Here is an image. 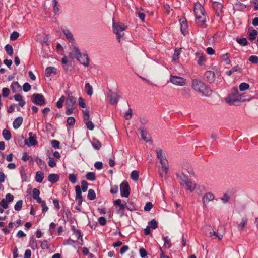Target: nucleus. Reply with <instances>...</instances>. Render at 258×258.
<instances>
[{
	"label": "nucleus",
	"instance_id": "obj_1",
	"mask_svg": "<svg viewBox=\"0 0 258 258\" xmlns=\"http://www.w3.org/2000/svg\"><path fill=\"white\" fill-rule=\"evenodd\" d=\"M194 12L196 24L199 27H204L206 24V14L205 9L201 3H195Z\"/></svg>",
	"mask_w": 258,
	"mask_h": 258
},
{
	"label": "nucleus",
	"instance_id": "obj_2",
	"mask_svg": "<svg viewBox=\"0 0 258 258\" xmlns=\"http://www.w3.org/2000/svg\"><path fill=\"white\" fill-rule=\"evenodd\" d=\"M191 87L196 91L199 92L202 96H210L212 94V90L199 79H193L191 82Z\"/></svg>",
	"mask_w": 258,
	"mask_h": 258
},
{
	"label": "nucleus",
	"instance_id": "obj_3",
	"mask_svg": "<svg viewBox=\"0 0 258 258\" xmlns=\"http://www.w3.org/2000/svg\"><path fill=\"white\" fill-rule=\"evenodd\" d=\"M194 174V172L191 166L188 164H184L182 166L181 169L178 170L176 173V176L178 179L181 182H183L189 179L188 175H193Z\"/></svg>",
	"mask_w": 258,
	"mask_h": 258
},
{
	"label": "nucleus",
	"instance_id": "obj_4",
	"mask_svg": "<svg viewBox=\"0 0 258 258\" xmlns=\"http://www.w3.org/2000/svg\"><path fill=\"white\" fill-rule=\"evenodd\" d=\"M245 100L242 99V95L238 92L237 88H234L227 98V102L230 105H238L241 101Z\"/></svg>",
	"mask_w": 258,
	"mask_h": 258
},
{
	"label": "nucleus",
	"instance_id": "obj_5",
	"mask_svg": "<svg viewBox=\"0 0 258 258\" xmlns=\"http://www.w3.org/2000/svg\"><path fill=\"white\" fill-rule=\"evenodd\" d=\"M126 28V27L124 25H122L119 23H113V32L115 34L119 42H120L121 38L123 37V31L125 30Z\"/></svg>",
	"mask_w": 258,
	"mask_h": 258
},
{
	"label": "nucleus",
	"instance_id": "obj_6",
	"mask_svg": "<svg viewBox=\"0 0 258 258\" xmlns=\"http://www.w3.org/2000/svg\"><path fill=\"white\" fill-rule=\"evenodd\" d=\"M156 154L161 164L160 167L169 168V163L163 151L161 149H158L156 151Z\"/></svg>",
	"mask_w": 258,
	"mask_h": 258
},
{
	"label": "nucleus",
	"instance_id": "obj_7",
	"mask_svg": "<svg viewBox=\"0 0 258 258\" xmlns=\"http://www.w3.org/2000/svg\"><path fill=\"white\" fill-rule=\"evenodd\" d=\"M169 80L171 83L176 86H183L186 83V80L185 78L176 75H171Z\"/></svg>",
	"mask_w": 258,
	"mask_h": 258
},
{
	"label": "nucleus",
	"instance_id": "obj_8",
	"mask_svg": "<svg viewBox=\"0 0 258 258\" xmlns=\"http://www.w3.org/2000/svg\"><path fill=\"white\" fill-rule=\"evenodd\" d=\"M32 101L38 105L42 106L45 104V99L44 96L41 94L35 93L33 94L31 97Z\"/></svg>",
	"mask_w": 258,
	"mask_h": 258
},
{
	"label": "nucleus",
	"instance_id": "obj_9",
	"mask_svg": "<svg viewBox=\"0 0 258 258\" xmlns=\"http://www.w3.org/2000/svg\"><path fill=\"white\" fill-rule=\"evenodd\" d=\"M121 195L122 197H128L130 195V186L126 182H123L120 186Z\"/></svg>",
	"mask_w": 258,
	"mask_h": 258
},
{
	"label": "nucleus",
	"instance_id": "obj_10",
	"mask_svg": "<svg viewBox=\"0 0 258 258\" xmlns=\"http://www.w3.org/2000/svg\"><path fill=\"white\" fill-rule=\"evenodd\" d=\"M210 231L209 233V236L212 239H218L221 240L224 235V232H221L220 229H218L217 232L212 229H210Z\"/></svg>",
	"mask_w": 258,
	"mask_h": 258
},
{
	"label": "nucleus",
	"instance_id": "obj_11",
	"mask_svg": "<svg viewBox=\"0 0 258 258\" xmlns=\"http://www.w3.org/2000/svg\"><path fill=\"white\" fill-rule=\"evenodd\" d=\"M26 144L28 146H35L37 144L36 136L32 132L29 133V138L26 141Z\"/></svg>",
	"mask_w": 258,
	"mask_h": 258
},
{
	"label": "nucleus",
	"instance_id": "obj_12",
	"mask_svg": "<svg viewBox=\"0 0 258 258\" xmlns=\"http://www.w3.org/2000/svg\"><path fill=\"white\" fill-rule=\"evenodd\" d=\"M107 96L111 104L115 105L117 104L119 96L117 93L110 92L108 94Z\"/></svg>",
	"mask_w": 258,
	"mask_h": 258
},
{
	"label": "nucleus",
	"instance_id": "obj_13",
	"mask_svg": "<svg viewBox=\"0 0 258 258\" xmlns=\"http://www.w3.org/2000/svg\"><path fill=\"white\" fill-rule=\"evenodd\" d=\"M214 198L215 196L212 192L206 193L202 198L203 205L206 206L209 202L212 201Z\"/></svg>",
	"mask_w": 258,
	"mask_h": 258
},
{
	"label": "nucleus",
	"instance_id": "obj_14",
	"mask_svg": "<svg viewBox=\"0 0 258 258\" xmlns=\"http://www.w3.org/2000/svg\"><path fill=\"white\" fill-rule=\"evenodd\" d=\"M75 200L78 203V205H81L82 203V196L81 193V189L79 185H77L75 187Z\"/></svg>",
	"mask_w": 258,
	"mask_h": 258
},
{
	"label": "nucleus",
	"instance_id": "obj_15",
	"mask_svg": "<svg viewBox=\"0 0 258 258\" xmlns=\"http://www.w3.org/2000/svg\"><path fill=\"white\" fill-rule=\"evenodd\" d=\"M66 105L67 107H76L77 106L76 98L72 95H69L66 101Z\"/></svg>",
	"mask_w": 258,
	"mask_h": 258
},
{
	"label": "nucleus",
	"instance_id": "obj_16",
	"mask_svg": "<svg viewBox=\"0 0 258 258\" xmlns=\"http://www.w3.org/2000/svg\"><path fill=\"white\" fill-rule=\"evenodd\" d=\"M77 59L85 67H88L89 64V60L86 54H81L80 56Z\"/></svg>",
	"mask_w": 258,
	"mask_h": 258
},
{
	"label": "nucleus",
	"instance_id": "obj_17",
	"mask_svg": "<svg viewBox=\"0 0 258 258\" xmlns=\"http://www.w3.org/2000/svg\"><path fill=\"white\" fill-rule=\"evenodd\" d=\"M114 205L119 207V208L117 209L118 213L123 214L124 213V210L126 207V204H122L121 200L120 199H118L114 202Z\"/></svg>",
	"mask_w": 258,
	"mask_h": 258
},
{
	"label": "nucleus",
	"instance_id": "obj_18",
	"mask_svg": "<svg viewBox=\"0 0 258 258\" xmlns=\"http://www.w3.org/2000/svg\"><path fill=\"white\" fill-rule=\"evenodd\" d=\"M81 52L77 47L73 46L71 48V51L70 53V56L72 58L77 59L80 56Z\"/></svg>",
	"mask_w": 258,
	"mask_h": 258
},
{
	"label": "nucleus",
	"instance_id": "obj_19",
	"mask_svg": "<svg viewBox=\"0 0 258 258\" xmlns=\"http://www.w3.org/2000/svg\"><path fill=\"white\" fill-rule=\"evenodd\" d=\"M205 78L208 82L212 83L215 79V73L212 71H208L205 73Z\"/></svg>",
	"mask_w": 258,
	"mask_h": 258
},
{
	"label": "nucleus",
	"instance_id": "obj_20",
	"mask_svg": "<svg viewBox=\"0 0 258 258\" xmlns=\"http://www.w3.org/2000/svg\"><path fill=\"white\" fill-rule=\"evenodd\" d=\"M182 183L184 184L187 189L190 192H192L196 189V184L192 182L189 179H188L186 181L182 182Z\"/></svg>",
	"mask_w": 258,
	"mask_h": 258
},
{
	"label": "nucleus",
	"instance_id": "obj_21",
	"mask_svg": "<svg viewBox=\"0 0 258 258\" xmlns=\"http://www.w3.org/2000/svg\"><path fill=\"white\" fill-rule=\"evenodd\" d=\"M180 22L181 31L184 35H185L187 33L188 29L186 20L183 18L180 19Z\"/></svg>",
	"mask_w": 258,
	"mask_h": 258
},
{
	"label": "nucleus",
	"instance_id": "obj_22",
	"mask_svg": "<svg viewBox=\"0 0 258 258\" xmlns=\"http://www.w3.org/2000/svg\"><path fill=\"white\" fill-rule=\"evenodd\" d=\"M169 171V168L159 167L158 173L161 178H167V175Z\"/></svg>",
	"mask_w": 258,
	"mask_h": 258
},
{
	"label": "nucleus",
	"instance_id": "obj_23",
	"mask_svg": "<svg viewBox=\"0 0 258 258\" xmlns=\"http://www.w3.org/2000/svg\"><path fill=\"white\" fill-rule=\"evenodd\" d=\"M213 7L216 11L217 16L220 15V13L222 12L223 5L219 2H215L213 4Z\"/></svg>",
	"mask_w": 258,
	"mask_h": 258
},
{
	"label": "nucleus",
	"instance_id": "obj_24",
	"mask_svg": "<svg viewBox=\"0 0 258 258\" xmlns=\"http://www.w3.org/2000/svg\"><path fill=\"white\" fill-rule=\"evenodd\" d=\"M45 75L47 77H50L52 75H55L57 73V69L53 67H49L45 70Z\"/></svg>",
	"mask_w": 258,
	"mask_h": 258
},
{
	"label": "nucleus",
	"instance_id": "obj_25",
	"mask_svg": "<svg viewBox=\"0 0 258 258\" xmlns=\"http://www.w3.org/2000/svg\"><path fill=\"white\" fill-rule=\"evenodd\" d=\"M38 39H39L40 42L41 43L42 45H48L49 42V38L48 36L46 35H43L42 36L41 35H38L37 36Z\"/></svg>",
	"mask_w": 258,
	"mask_h": 258
},
{
	"label": "nucleus",
	"instance_id": "obj_26",
	"mask_svg": "<svg viewBox=\"0 0 258 258\" xmlns=\"http://www.w3.org/2000/svg\"><path fill=\"white\" fill-rule=\"evenodd\" d=\"M196 55L197 56L198 60L197 63L199 65L202 66L203 64V62L206 60V56L203 53L201 52H197Z\"/></svg>",
	"mask_w": 258,
	"mask_h": 258
},
{
	"label": "nucleus",
	"instance_id": "obj_27",
	"mask_svg": "<svg viewBox=\"0 0 258 258\" xmlns=\"http://www.w3.org/2000/svg\"><path fill=\"white\" fill-rule=\"evenodd\" d=\"M23 122V118L21 117L16 118L13 123V126L15 129H18Z\"/></svg>",
	"mask_w": 258,
	"mask_h": 258
},
{
	"label": "nucleus",
	"instance_id": "obj_28",
	"mask_svg": "<svg viewBox=\"0 0 258 258\" xmlns=\"http://www.w3.org/2000/svg\"><path fill=\"white\" fill-rule=\"evenodd\" d=\"M59 176L56 174H51L48 177V180L51 183H54L58 181Z\"/></svg>",
	"mask_w": 258,
	"mask_h": 258
},
{
	"label": "nucleus",
	"instance_id": "obj_29",
	"mask_svg": "<svg viewBox=\"0 0 258 258\" xmlns=\"http://www.w3.org/2000/svg\"><path fill=\"white\" fill-rule=\"evenodd\" d=\"M63 32L67 39V40L70 42H74V39L73 38V34L67 30H64L63 31Z\"/></svg>",
	"mask_w": 258,
	"mask_h": 258
},
{
	"label": "nucleus",
	"instance_id": "obj_30",
	"mask_svg": "<svg viewBox=\"0 0 258 258\" xmlns=\"http://www.w3.org/2000/svg\"><path fill=\"white\" fill-rule=\"evenodd\" d=\"M44 178V174L41 171L37 172L35 176V180L38 183H41Z\"/></svg>",
	"mask_w": 258,
	"mask_h": 258
},
{
	"label": "nucleus",
	"instance_id": "obj_31",
	"mask_svg": "<svg viewBox=\"0 0 258 258\" xmlns=\"http://www.w3.org/2000/svg\"><path fill=\"white\" fill-rule=\"evenodd\" d=\"M257 31L256 30H252L248 34L249 39L252 41L254 40L257 35Z\"/></svg>",
	"mask_w": 258,
	"mask_h": 258
},
{
	"label": "nucleus",
	"instance_id": "obj_32",
	"mask_svg": "<svg viewBox=\"0 0 258 258\" xmlns=\"http://www.w3.org/2000/svg\"><path fill=\"white\" fill-rule=\"evenodd\" d=\"M2 135H3L4 138L6 141H9L11 139V134L10 132L7 129H4L3 131Z\"/></svg>",
	"mask_w": 258,
	"mask_h": 258
},
{
	"label": "nucleus",
	"instance_id": "obj_33",
	"mask_svg": "<svg viewBox=\"0 0 258 258\" xmlns=\"http://www.w3.org/2000/svg\"><path fill=\"white\" fill-rule=\"evenodd\" d=\"M85 89L88 95L91 96L93 94V88L89 83L85 84Z\"/></svg>",
	"mask_w": 258,
	"mask_h": 258
},
{
	"label": "nucleus",
	"instance_id": "obj_34",
	"mask_svg": "<svg viewBox=\"0 0 258 258\" xmlns=\"http://www.w3.org/2000/svg\"><path fill=\"white\" fill-rule=\"evenodd\" d=\"M11 88L14 92L18 91L21 88V86L18 82H13L11 84Z\"/></svg>",
	"mask_w": 258,
	"mask_h": 258
},
{
	"label": "nucleus",
	"instance_id": "obj_35",
	"mask_svg": "<svg viewBox=\"0 0 258 258\" xmlns=\"http://www.w3.org/2000/svg\"><path fill=\"white\" fill-rule=\"evenodd\" d=\"M181 48L175 49L173 57H172V60L173 61H175L178 59L179 56L181 53Z\"/></svg>",
	"mask_w": 258,
	"mask_h": 258
},
{
	"label": "nucleus",
	"instance_id": "obj_36",
	"mask_svg": "<svg viewBox=\"0 0 258 258\" xmlns=\"http://www.w3.org/2000/svg\"><path fill=\"white\" fill-rule=\"evenodd\" d=\"M20 173L23 182L29 181V179L27 176V175L26 173V171L24 169L21 170Z\"/></svg>",
	"mask_w": 258,
	"mask_h": 258
},
{
	"label": "nucleus",
	"instance_id": "obj_37",
	"mask_svg": "<svg viewBox=\"0 0 258 258\" xmlns=\"http://www.w3.org/2000/svg\"><path fill=\"white\" fill-rule=\"evenodd\" d=\"M141 135L142 139L146 142L149 140V135L146 131L141 129Z\"/></svg>",
	"mask_w": 258,
	"mask_h": 258
},
{
	"label": "nucleus",
	"instance_id": "obj_38",
	"mask_svg": "<svg viewBox=\"0 0 258 258\" xmlns=\"http://www.w3.org/2000/svg\"><path fill=\"white\" fill-rule=\"evenodd\" d=\"M247 222V218L246 217H244L242 218L241 222L239 224V228L241 230H243L246 225Z\"/></svg>",
	"mask_w": 258,
	"mask_h": 258
},
{
	"label": "nucleus",
	"instance_id": "obj_39",
	"mask_svg": "<svg viewBox=\"0 0 258 258\" xmlns=\"http://www.w3.org/2000/svg\"><path fill=\"white\" fill-rule=\"evenodd\" d=\"M30 246L31 248L35 250L37 248V244L36 240L34 238V237H31L30 240Z\"/></svg>",
	"mask_w": 258,
	"mask_h": 258
},
{
	"label": "nucleus",
	"instance_id": "obj_40",
	"mask_svg": "<svg viewBox=\"0 0 258 258\" xmlns=\"http://www.w3.org/2000/svg\"><path fill=\"white\" fill-rule=\"evenodd\" d=\"M53 10L55 14H59L60 13V9L58 3L56 0L53 1Z\"/></svg>",
	"mask_w": 258,
	"mask_h": 258
},
{
	"label": "nucleus",
	"instance_id": "obj_41",
	"mask_svg": "<svg viewBox=\"0 0 258 258\" xmlns=\"http://www.w3.org/2000/svg\"><path fill=\"white\" fill-rule=\"evenodd\" d=\"M88 198L90 200H93L96 198V194L94 190L90 189L87 195Z\"/></svg>",
	"mask_w": 258,
	"mask_h": 258
},
{
	"label": "nucleus",
	"instance_id": "obj_42",
	"mask_svg": "<svg viewBox=\"0 0 258 258\" xmlns=\"http://www.w3.org/2000/svg\"><path fill=\"white\" fill-rule=\"evenodd\" d=\"M5 50L7 54L10 56H12L13 54V49L11 45L7 44L5 46Z\"/></svg>",
	"mask_w": 258,
	"mask_h": 258
},
{
	"label": "nucleus",
	"instance_id": "obj_43",
	"mask_svg": "<svg viewBox=\"0 0 258 258\" xmlns=\"http://www.w3.org/2000/svg\"><path fill=\"white\" fill-rule=\"evenodd\" d=\"M190 90L187 88H184L182 89V94L186 98H189L190 96Z\"/></svg>",
	"mask_w": 258,
	"mask_h": 258
},
{
	"label": "nucleus",
	"instance_id": "obj_44",
	"mask_svg": "<svg viewBox=\"0 0 258 258\" xmlns=\"http://www.w3.org/2000/svg\"><path fill=\"white\" fill-rule=\"evenodd\" d=\"M148 226L150 227V228L155 229L158 227V224L155 219H153L148 223Z\"/></svg>",
	"mask_w": 258,
	"mask_h": 258
},
{
	"label": "nucleus",
	"instance_id": "obj_45",
	"mask_svg": "<svg viewBox=\"0 0 258 258\" xmlns=\"http://www.w3.org/2000/svg\"><path fill=\"white\" fill-rule=\"evenodd\" d=\"M92 144L93 147L96 150H99L101 147V143L97 140H94Z\"/></svg>",
	"mask_w": 258,
	"mask_h": 258
},
{
	"label": "nucleus",
	"instance_id": "obj_46",
	"mask_svg": "<svg viewBox=\"0 0 258 258\" xmlns=\"http://www.w3.org/2000/svg\"><path fill=\"white\" fill-rule=\"evenodd\" d=\"M239 87L240 91H243L249 89V85L246 83H242L239 85Z\"/></svg>",
	"mask_w": 258,
	"mask_h": 258
},
{
	"label": "nucleus",
	"instance_id": "obj_47",
	"mask_svg": "<svg viewBox=\"0 0 258 258\" xmlns=\"http://www.w3.org/2000/svg\"><path fill=\"white\" fill-rule=\"evenodd\" d=\"M65 101V97L62 96H61L59 100L56 103V106L58 108H61L63 106V103Z\"/></svg>",
	"mask_w": 258,
	"mask_h": 258
},
{
	"label": "nucleus",
	"instance_id": "obj_48",
	"mask_svg": "<svg viewBox=\"0 0 258 258\" xmlns=\"http://www.w3.org/2000/svg\"><path fill=\"white\" fill-rule=\"evenodd\" d=\"M132 179L134 181H137L139 178V172L137 170H134L131 174Z\"/></svg>",
	"mask_w": 258,
	"mask_h": 258
},
{
	"label": "nucleus",
	"instance_id": "obj_49",
	"mask_svg": "<svg viewBox=\"0 0 258 258\" xmlns=\"http://www.w3.org/2000/svg\"><path fill=\"white\" fill-rule=\"evenodd\" d=\"M23 201L22 200H20L18 201L14 206V209L16 211H20L22 207Z\"/></svg>",
	"mask_w": 258,
	"mask_h": 258
},
{
	"label": "nucleus",
	"instance_id": "obj_50",
	"mask_svg": "<svg viewBox=\"0 0 258 258\" xmlns=\"http://www.w3.org/2000/svg\"><path fill=\"white\" fill-rule=\"evenodd\" d=\"M86 178L90 181H94L95 180V175L94 173L90 172H88L86 175Z\"/></svg>",
	"mask_w": 258,
	"mask_h": 258
},
{
	"label": "nucleus",
	"instance_id": "obj_51",
	"mask_svg": "<svg viewBox=\"0 0 258 258\" xmlns=\"http://www.w3.org/2000/svg\"><path fill=\"white\" fill-rule=\"evenodd\" d=\"M68 178L69 181L73 184L76 182L77 176L74 174H70L69 175Z\"/></svg>",
	"mask_w": 258,
	"mask_h": 258
},
{
	"label": "nucleus",
	"instance_id": "obj_52",
	"mask_svg": "<svg viewBox=\"0 0 258 258\" xmlns=\"http://www.w3.org/2000/svg\"><path fill=\"white\" fill-rule=\"evenodd\" d=\"M163 238L164 241V246L167 248H169L171 246L170 240L168 238L167 236L163 237Z\"/></svg>",
	"mask_w": 258,
	"mask_h": 258
},
{
	"label": "nucleus",
	"instance_id": "obj_53",
	"mask_svg": "<svg viewBox=\"0 0 258 258\" xmlns=\"http://www.w3.org/2000/svg\"><path fill=\"white\" fill-rule=\"evenodd\" d=\"M41 247L43 249H48L50 247V245L47 240H43L41 241Z\"/></svg>",
	"mask_w": 258,
	"mask_h": 258
},
{
	"label": "nucleus",
	"instance_id": "obj_54",
	"mask_svg": "<svg viewBox=\"0 0 258 258\" xmlns=\"http://www.w3.org/2000/svg\"><path fill=\"white\" fill-rule=\"evenodd\" d=\"M83 119H84L85 122L87 121H89L90 120H89L90 115H89V112L87 110H85V111H83Z\"/></svg>",
	"mask_w": 258,
	"mask_h": 258
},
{
	"label": "nucleus",
	"instance_id": "obj_55",
	"mask_svg": "<svg viewBox=\"0 0 258 258\" xmlns=\"http://www.w3.org/2000/svg\"><path fill=\"white\" fill-rule=\"evenodd\" d=\"M85 124H86L87 127L88 128V129H89V130L92 131L94 128V123L90 120L85 122Z\"/></svg>",
	"mask_w": 258,
	"mask_h": 258
},
{
	"label": "nucleus",
	"instance_id": "obj_56",
	"mask_svg": "<svg viewBox=\"0 0 258 258\" xmlns=\"http://www.w3.org/2000/svg\"><path fill=\"white\" fill-rule=\"evenodd\" d=\"M249 60L252 63H258V57L255 55L250 56L249 58Z\"/></svg>",
	"mask_w": 258,
	"mask_h": 258
},
{
	"label": "nucleus",
	"instance_id": "obj_57",
	"mask_svg": "<svg viewBox=\"0 0 258 258\" xmlns=\"http://www.w3.org/2000/svg\"><path fill=\"white\" fill-rule=\"evenodd\" d=\"M19 36V34L17 32L14 31L11 35L10 39L15 41L18 38Z\"/></svg>",
	"mask_w": 258,
	"mask_h": 258
},
{
	"label": "nucleus",
	"instance_id": "obj_58",
	"mask_svg": "<svg viewBox=\"0 0 258 258\" xmlns=\"http://www.w3.org/2000/svg\"><path fill=\"white\" fill-rule=\"evenodd\" d=\"M240 68L238 66H234L231 70L227 72V74L229 76L231 75L233 73L238 71Z\"/></svg>",
	"mask_w": 258,
	"mask_h": 258
},
{
	"label": "nucleus",
	"instance_id": "obj_59",
	"mask_svg": "<svg viewBox=\"0 0 258 258\" xmlns=\"http://www.w3.org/2000/svg\"><path fill=\"white\" fill-rule=\"evenodd\" d=\"M48 165L52 168L56 165V162L54 158L50 157V159L48 161Z\"/></svg>",
	"mask_w": 258,
	"mask_h": 258
},
{
	"label": "nucleus",
	"instance_id": "obj_60",
	"mask_svg": "<svg viewBox=\"0 0 258 258\" xmlns=\"http://www.w3.org/2000/svg\"><path fill=\"white\" fill-rule=\"evenodd\" d=\"M10 94V90L8 88H3L2 89V95L3 97H7Z\"/></svg>",
	"mask_w": 258,
	"mask_h": 258
},
{
	"label": "nucleus",
	"instance_id": "obj_61",
	"mask_svg": "<svg viewBox=\"0 0 258 258\" xmlns=\"http://www.w3.org/2000/svg\"><path fill=\"white\" fill-rule=\"evenodd\" d=\"M81 188L83 192H86L88 188V183L86 181L83 180L81 182Z\"/></svg>",
	"mask_w": 258,
	"mask_h": 258
},
{
	"label": "nucleus",
	"instance_id": "obj_62",
	"mask_svg": "<svg viewBox=\"0 0 258 258\" xmlns=\"http://www.w3.org/2000/svg\"><path fill=\"white\" fill-rule=\"evenodd\" d=\"M31 88V85L28 83H25L23 86V89L26 92L30 91Z\"/></svg>",
	"mask_w": 258,
	"mask_h": 258
},
{
	"label": "nucleus",
	"instance_id": "obj_63",
	"mask_svg": "<svg viewBox=\"0 0 258 258\" xmlns=\"http://www.w3.org/2000/svg\"><path fill=\"white\" fill-rule=\"evenodd\" d=\"M132 115V110L131 109H129L125 113V118L126 120H129L131 118Z\"/></svg>",
	"mask_w": 258,
	"mask_h": 258
},
{
	"label": "nucleus",
	"instance_id": "obj_64",
	"mask_svg": "<svg viewBox=\"0 0 258 258\" xmlns=\"http://www.w3.org/2000/svg\"><path fill=\"white\" fill-rule=\"evenodd\" d=\"M67 123L69 125H73L75 123V119L73 117L68 118Z\"/></svg>",
	"mask_w": 258,
	"mask_h": 258
}]
</instances>
